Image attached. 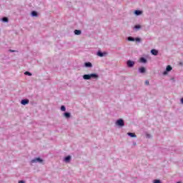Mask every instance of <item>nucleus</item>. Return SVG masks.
<instances>
[{
  "label": "nucleus",
  "instance_id": "f257e3e1",
  "mask_svg": "<svg viewBox=\"0 0 183 183\" xmlns=\"http://www.w3.org/2000/svg\"><path fill=\"white\" fill-rule=\"evenodd\" d=\"M116 125L118 127H124L125 125V123L124 122V120L122 119H119L116 122Z\"/></svg>",
  "mask_w": 183,
  "mask_h": 183
},
{
  "label": "nucleus",
  "instance_id": "f03ea898",
  "mask_svg": "<svg viewBox=\"0 0 183 183\" xmlns=\"http://www.w3.org/2000/svg\"><path fill=\"white\" fill-rule=\"evenodd\" d=\"M169 71H172V67L170 65H168L166 68V71L163 72V75H167Z\"/></svg>",
  "mask_w": 183,
  "mask_h": 183
},
{
  "label": "nucleus",
  "instance_id": "7ed1b4c3",
  "mask_svg": "<svg viewBox=\"0 0 183 183\" xmlns=\"http://www.w3.org/2000/svg\"><path fill=\"white\" fill-rule=\"evenodd\" d=\"M43 162V160L41 158L37 157V158L31 160V164H35L36 162Z\"/></svg>",
  "mask_w": 183,
  "mask_h": 183
},
{
  "label": "nucleus",
  "instance_id": "20e7f679",
  "mask_svg": "<svg viewBox=\"0 0 183 183\" xmlns=\"http://www.w3.org/2000/svg\"><path fill=\"white\" fill-rule=\"evenodd\" d=\"M134 65H135V62H134L131 60L127 61V66H129V68H132V66H134Z\"/></svg>",
  "mask_w": 183,
  "mask_h": 183
},
{
  "label": "nucleus",
  "instance_id": "39448f33",
  "mask_svg": "<svg viewBox=\"0 0 183 183\" xmlns=\"http://www.w3.org/2000/svg\"><path fill=\"white\" fill-rule=\"evenodd\" d=\"M147 69H145V67H140L139 69V71L140 72V74H145Z\"/></svg>",
  "mask_w": 183,
  "mask_h": 183
},
{
  "label": "nucleus",
  "instance_id": "423d86ee",
  "mask_svg": "<svg viewBox=\"0 0 183 183\" xmlns=\"http://www.w3.org/2000/svg\"><path fill=\"white\" fill-rule=\"evenodd\" d=\"M21 104L22 105H26L27 104H29V100H28V99H23V100H21Z\"/></svg>",
  "mask_w": 183,
  "mask_h": 183
},
{
  "label": "nucleus",
  "instance_id": "0eeeda50",
  "mask_svg": "<svg viewBox=\"0 0 183 183\" xmlns=\"http://www.w3.org/2000/svg\"><path fill=\"white\" fill-rule=\"evenodd\" d=\"M127 135H129V137H131L132 138H137V135L135 134V133L129 132L127 133Z\"/></svg>",
  "mask_w": 183,
  "mask_h": 183
},
{
  "label": "nucleus",
  "instance_id": "6e6552de",
  "mask_svg": "<svg viewBox=\"0 0 183 183\" xmlns=\"http://www.w3.org/2000/svg\"><path fill=\"white\" fill-rule=\"evenodd\" d=\"M151 53L152 54V55H155V56L158 55V51L156 49H152Z\"/></svg>",
  "mask_w": 183,
  "mask_h": 183
},
{
  "label": "nucleus",
  "instance_id": "1a4fd4ad",
  "mask_svg": "<svg viewBox=\"0 0 183 183\" xmlns=\"http://www.w3.org/2000/svg\"><path fill=\"white\" fill-rule=\"evenodd\" d=\"M83 78H84V79H86V80L91 79V76H89V74H84L83 76Z\"/></svg>",
  "mask_w": 183,
  "mask_h": 183
},
{
  "label": "nucleus",
  "instance_id": "9d476101",
  "mask_svg": "<svg viewBox=\"0 0 183 183\" xmlns=\"http://www.w3.org/2000/svg\"><path fill=\"white\" fill-rule=\"evenodd\" d=\"M85 66L87 68H91L92 66V64L91 62H86L85 63Z\"/></svg>",
  "mask_w": 183,
  "mask_h": 183
},
{
  "label": "nucleus",
  "instance_id": "9b49d317",
  "mask_svg": "<svg viewBox=\"0 0 183 183\" xmlns=\"http://www.w3.org/2000/svg\"><path fill=\"white\" fill-rule=\"evenodd\" d=\"M89 76H90V79L91 78H98V76L97 74H89Z\"/></svg>",
  "mask_w": 183,
  "mask_h": 183
},
{
  "label": "nucleus",
  "instance_id": "f8f14e48",
  "mask_svg": "<svg viewBox=\"0 0 183 183\" xmlns=\"http://www.w3.org/2000/svg\"><path fill=\"white\" fill-rule=\"evenodd\" d=\"M65 162H69L71 161V156H67L64 159Z\"/></svg>",
  "mask_w": 183,
  "mask_h": 183
},
{
  "label": "nucleus",
  "instance_id": "ddd939ff",
  "mask_svg": "<svg viewBox=\"0 0 183 183\" xmlns=\"http://www.w3.org/2000/svg\"><path fill=\"white\" fill-rule=\"evenodd\" d=\"M65 118H71V114L70 113H68V112H66L64 114Z\"/></svg>",
  "mask_w": 183,
  "mask_h": 183
},
{
  "label": "nucleus",
  "instance_id": "4468645a",
  "mask_svg": "<svg viewBox=\"0 0 183 183\" xmlns=\"http://www.w3.org/2000/svg\"><path fill=\"white\" fill-rule=\"evenodd\" d=\"M134 14H135V15H141L142 14V11H139V10H136L134 11Z\"/></svg>",
  "mask_w": 183,
  "mask_h": 183
},
{
  "label": "nucleus",
  "instance_id": "2eb2a0df",
  "mask_svg": "<svg viewBox=\"0 0 183 183\" xmlns=\"http://www.w3.org/2000/svg\"><path fill=\"white\" fill-rule=\"evenodd\" d=\"M81 30H74L75 35H81Z\"/></svg>",
  "mask_w": 183,
  "mask_h": 183
},
{
  "label": "nucleus",
  "instance_id": "dca6fc26",
  "mask_svg": "<svg viewBox=\"0 0 183 183\" xmlns=\"http://www.w3.org/2000/svg\"><path fill=\"white\" fill-rule=\"evenodd\" d=\"M140 62L145 64V62H147V60L145 58L142 57V58H140Z\"/></svg>",
  "mask_w": 183,
  "mask_h": 183
},
{
  "label": "nucleus",
  "instance_id": "f3484780",
  "mask_svg": "<svg viewBox=\"0 0 183 183\" xmlns=\"http://www.w3.org/2000/svg\"><path fill=\"white\" fill-rule=\"evenodd\" d=\"M24 75H28L29 76H32V74L29 71L24 72Z\"/></svg>",
  "mask_w": 183,
  "mask_h": 183
},
{
  "label": "nucleus",
  "instance_id": "a211bd4d",
  "mask_svg": "<svg viewBox=\"0 0 183 183\" xmlns=\"http://www.w3.org/2000/svg\"><path fill=\"white\" fill-rule=\"evenodd\" d=\"M31 15L32 16H38V13H36V11H32Z\"/></svg>",
  "mask_w": 183,
  "mask_h": 183
},
{
  "label": "nucleus",
  "instance_id": "6ab92c4d",
  "mask_svg": "<svg viewBox=\"0 0 183 183\" xmlns=\"http://www.w3.org/2000/svg\"><path fill=\"white\" fill-rule=\"evenodd\" d=\"M97 55H98L99 56H104V53H102V52H101V51H98Z\"/></svg>",
  "mask_w": 183,
  "mask_h": 183
},
{
  "label": "nucleus",
  "instance_id": "aec40b11",
  "mask_svg": "<svg viewBox=\"0 0 183 183\" xmlns=\"http://www.w3.org/2000/svg\"><path fill=\"white\" fill-rule=\"evenodd\" d=\"M61 111H63V112L66 111V109L65 108V106H61Z\"/></svg>",
  "mask_w": 183,
  "mask_h": 183
},
{
  "label": "nucleus",
  "instance_id": "412c9836",
  "mask_svg": "<svg viewBox=\"0 0 183 183\" xmlns=\"http://www.w3.org/2000/svg\"><path fill=\"white\" fill-rule=\"evenodd\" d=\"M2 21H3V22H8V18L4 17V18L2 19Z\"/></svg>",
  "mask_w": 183,
  "mask_h": 183
},
{
  "label": "nucleus",
  "instance_id": "4be33fe9",
  "mask_svg": "<svg viewBox=\"0 0 183 183\" xmlns=\"http://www.w3.org/2000/svg\"><path fill=\"white\" fill-rule=\"evenodd\" d=\"M128 40H129V41H135V39H134V37H129V38H128Z\"/></svg>",
  "mask_w": 183,
  "mask_h": 183
},
{
  "label": "nucleus",
  "instance_id": "5701e85b",
  "mask_svg": "<svg viewBox=\"0 0 183 183\" xmlns=\"http://www.w3.org/2000/svg\"><path fill=\"white\" fill-rule=\"evenodd\" d=\"M134 28L136 29H141V26L140 25H136V26H134Z\"/></svg>",
  "mask_w": 183,
  "mask_h": 183
},
{
  "label": "nucleus",
  "instance_id": "b1692460",
  "mask_svg": "<svg viewBox=\"0 0 183 183\" xmlns=\"http://www.w3.org/2000/svg\"><path fill=\"white\" fill-rule=\"evenodd\" d=\"M154 183H161V180L155 179V180L154 181Z\"/></svg>",
  "mask_w": 183,
  "mask_h": 183
},
{
  "label": "nucleus",
  "instance_id": "393cba45",
  "mask_svg": "<svg viewBox=\"0 0 183 183\" xmlns=\"http://www.w3.org/2000/svg\"><path fill=\"white\" fill-rule=\"evenodd\" d=\"M135 41H137V42H141V39L139 38H136Z\"/></svg>",
  "mask_w": 183,
  "mask_h": 183
},
{
  "label": "nucleus",
  "instance_id": "a878e982",
  "mask_svg": "<svg viewBox=\"0 0 183 183\" xmlns=\"http://www.w3.org/2000/svg\"><path fill=\"white\" fill-rule=\"evenodd\" d=\"M145 84H146V85H149V81L148 80H147V81H145Z\"/></svg>",
  "mask_w": 183,
  "mask_h": 183
},
{
  "label": "nucleus",
  "instance_id": "bb28decb",
  "mask_svg": "<svg viewBox=\"0 0 183 183\" xmlns=\"http://www.w3.org/2000/svg\"><path fill=\"white\" fill-rule=\"evenodd\" d=\"M19 183H25V182L24 180H20L19 181Z\"/></svg>",
  "mask_w": 183,
  "mask_h": 183
},
{
  "label": "nucleus",
  "instance_id": "cd10ccee",
  "mask_svg": "<svg viewBox=\"0 0 183 183\" xmlns=\"http://www.w3.org/2000/svg\"><path fill=\"white\" fill-rule=\"evenodd\" d=\"M181 102L183 104V98L181 99Z\"/></svg>",
  "mask_w": 183,
  "mask_h": 183
},
{
  "label": "nucleus",
  "instance_id": "c85d7f7f",
  "mask_svg": "<svg viewBox=\"0 0 183 183\" xmlns=\"http://www.w3.org/2000/svg\"><path fill=\"white\" fill-rule=\"evenodd\" d=\"M10 52H15V51H14V50H10Z\"/></svg>",
  "mask_w": 183,
  "mask_h": 183
},
{
  "label": "nucleus",
  "instance_id": "c756f323",
  "mask_svg": "<svg viewBox=\"0 0 183 183\" xmlns=\"http://www.w3.org/2000/svg\"><path fill=\"white\" fill-rule=\"evenodd\" d=\"M177 183H182V182H177Z\"/></svg>",
  "mask_w": 183,
  "mask_h": 183
}]
</instances>
